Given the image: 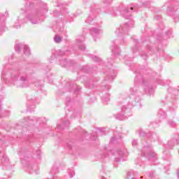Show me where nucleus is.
Listing matches in <instances>:
<instances>
[{
    "label": "nucleus",
    "mask_w": 179,
    "mask_h": 179,
    "mask_svg": "<svg viewBox=\"0 0 179 179\" xmlns=\"http://www.w3.org/2000/svg\"><path fill=\"white\" fill-rule=\"evenodd\" d=\"M102 2L104 5H107L101 12L100 8H92L90 13L89 14L87 20H85L86 23L92 24L96 15L97 13H108V15H113V16H117V13L120 12V15L125 19H129L131 17V10L134 12H137L139 9V6L137 4H131L129 6H126L124 4H121L118 8H113L110 6L113 0H102Z\"/></svg>",
    "instance_id": "nucleus-1"
},
{
    "label": "nucleus",
    "mask_w": 179,
    "mask_h": 179,
    "mask_svg": "<svg viewBox=\"0 0 179 179\" xmlns=\"http://www.w3.org/2000/svg\"><path fill=\"white\" fill-rule=\"evenodd\" d=\"M27 72L29 70L24 66H20L15 70L6 66L1 72V79L16 87H29L30 83L27 78Z\"/></svg>",
    "instance_id": "nucleus-2"
},
{
    "label": "nucleus",
    "mask_w": 179,
    "mask_h": 179,
    "mask_svg": "<svg viewBox=\"0 0 179 179\" xmlns=\"http://www.w3.org/2000/svg\"><path fill=\"white\" fill-rule=\"evenodd\" d=\"M130 92L131 95L127 100L117 103L115 110L117 111V113L113 115L116 120L124 121V120L131 117V114H128L131 113L129 104L132 106L134 103H139L141 101V98L136 94V90L134 88H130Z\"/></svg>",
    "instance_id": "nucleus-3"
},
{
    "label": "nucleus",
    "mask_w": 179,
    "mask_h": 179,
    "mask_svg": "<svg viewBox=\"0 0 179 179\" xmlns=\"http://www.w3.org/2000/svg\"><path fill=\"white\" fill-rule=\"evenodd\" d=\"M179 93V86L177 88L169 86L164 103L168 105L169 111H174L177 108V96Z\"/></svg>",
    "instance_id": "nucleus-4"
},
{
    "label": "nucleus",
    "mask_w": 179,
    "mask_h": 179,
    "mask_svg": "<svg viewBox=\"0 0 179 179\" xmlns=\"http://www.w3.org/2000/svg\"><path fill=\"white\" fill-rule=\"evenodd\" d=\"M145 72V70H141V71H136V77L134 79V83H142L143 84L144 87V90L145 92H146V93H148V94L150 96H153V94H155V90H153V88L152 87V86L149 85V84L148 83H146V81H145V80H143V77H142V76H141V73Z\"/></svg>",
    "instance_id": "nucleus-5"
},
{
    "label": "nucleus",
    "mask_w": 179,
    "mask_h": 179,
    "mask_svg": "<svg viewBox=\"0 0 179 179\" xmlns=\"http://www.w3.org/2000/svg\"><path fill=\"white\" fill-rule=\"evenodd\" d=\"M27 19L31 24H40L44 22V15L40 10H36L28 15Z\"/></svg>",
    "instance_id": "nucleus-6"
},
{
    "label": "nucleus",
    "mask_w": 179,
    "mask_h": 179,
    "mask_svg": "<svg viewBox=\"0 0 179 179\" xmlns=\"http://www.w3.org/2000/svg\"><path fill=\"white\" fill-rule=\"evenodd\" d=\"M141 156L147 157L150 162H156L157 160V154L150 147L144 146L141 151Z\"/></svg>",
    "instance_id": "nucleus-7"
},
{
    "label": "nucleus",
    "mask_w": 179,
    "mask_h": 179,
    "mask_svg": "<svg viewBox=\"0 0 179 179\" xmlns=\"http://www.w3.org/2000/svg\"><path fill=\"white\" fill-rule=\"evenodd\" d=\"M130 27H134V22H130V24L128 23L121 24L115 31V33L117 36H125V34H128Z\"/></svg>",
    "instance_id": "nucleus-8"
},
{
    "label": "nucleus",
    "mask_w": 179,
    "mask_h": 179,
    "mask_svg": "<svg viewBox=\"0 0 179 179\" xmlns=\"http://www.w3.org/2000/svg\"><path fill=\"white\" fill-rule=\"evenodd\" d=\"M115 155V162L119 163V162H124V156L127 155V149L124 148L117 149L113 153Z\"/></svg>",
    "instance_id": "nucleus-9"
},
{
    "label": "nucleus",
    "mask_w": 179,
    "mask_h": 179,
    "mask_svg": "<svg viewBox=\"0 0 179 179\" xmlns=\"http://www.w3.org/2000/svg\"><path fill=\"white\" fill-rule=\"evenodd\" d=\"M164 6L167 8L166 12H176V10L178 9L179 3L178 1H169L164 5Z\"/></svg>",
    "instance_id": "nucleus-10"
},
{
    "label": "nucleus",
    "mask_w": 179,
    "mask_h": 179,
    "mask_svg": "<svg viewBox=\"0 0 179 179\" xmlns=\"http://www.w3.org/2000/svg\"><path fill=\"white\" fill-rule=\"evenodd\" d=\"M15 50L16 52H20L22 50L24 51V55L29 56L31 53L30 52V48H29V46L23 44V43H17L15 47Z\"/></svg>",
    "instance_id": "nucleus-11"
},
{
    "label": "nucleus",
    "mask_w": 179,
    "mask_h": 179,
    "mask_svg": "<svg viewBox=\"0 0 179 179\" xmlns=\"http://www.w3.org/2000/svg\"><path fill=\"white\" fill-rule=\"evenodd\" d=\"M118 41H112L110 50L112 51V54H114L116 57L117 55H120L121 50H120V48H118Z\"/></svg>",
    "instance_id": "nucleus-12"
},
{
    "label": "nucleus",
    "mask_w": 179,
    "mask_h": 179,
    "mask_svg": "<svg viewBox=\"0 0 179 179\" xmlns=\"http://www.w3.org/2000/svg\"><path fill=\"white\" fill-rule=\"evenodd\" d=\"M5 20H6V13L5 14L0 13V33H3L6 30L5 27Z\"/></svg>",
    "instance_id": "nucleus-13"
},
{
    "label": "nucleus",
    "mask_w": 179,
    "mask_h": 179,
    "mask_svg": "<svg viewBox=\"0 0 179 179\" xmlns=\"http://www.w3.org/2000/svg\"><path fill=\"white\" fill-rule=\"evenodd\" d=\"M90 34H92L94 38H99L100 35L103 34V30L97 28H92L90 29Z\"/></svg>",
    "instance_id": "nucleus-14"
},
{
    "label": "nucleus",
    "mask_w": 179,
    "mask_h": 179,
    "mask_svg": "<svg viewBox=\"0 0 179 179\" xmlns=\"http://www.w3.org/2000/svg\"><path fill=\"white\" fill-rule=\"evenodd\" d=\"M83 41H85V37L82 36L76 38V43L78 45L79 50L81 51H85L86 50V46L82 43Z\"/></svg>",
    "instance_id": "nucleus-15"
},
{
    "label": "nucleus",
    "mask_w": 179,
    "mask_h": 179,
    "mask_svg": "<svg viewBox=\"0 0 179 179\" xmlns=\"http://www.w3.org/2000/svg\"><path fill=\"white\" fill-rule=\"evenodd\" d=\"M30 153H31V151H30L29 150H25L22 151V152L18 153L21 157L22 163H24V160L25 161L27 160V159L29 158V157L27 155H30Z\"/></svg>",
    "instance_id": "nucleus-16"
},
{
    "label": "nucleus",
    "mask_w": 179,
    "mask_h": 179,
    "mask_svg": "<svg viewBox=\"0 0 179 179\" xmlns=\"http://www.w3.org/2000/svg\"><path fill=\"white\" fill-rule=\"evenodd\" d=\"M28 100H29V101L27 103V110L30 112L34 111V110L36 109V105L31 104V103H34V99L29 98Z\"/></svg>",
    "instance_id": "nucleus-17"
},
{
    "label": "nucleus",
    "mask_w": 179,
    "mask_h": 179,
    "mask_svg": "<svg viewBox=\"0 0 179 179\" xmlns=\"http://www.w3.org/2000/svg\"><path fill=\"white\" fill-rule=\"evenodd\" d=\"M75 62L72 60H67L66 59H64L60 60V65L61 66L68 67V66H72Z\"/></svg>",
    "instance_id": "nucleus-18"
},
{
    "label": "nucleus",
    "mask_w": 179,
    "mask_h": 179,
    "mask_svg": "<svg viewBox=\"0 0 179 179\" xmlns=\"http://www.w3.org/2000/svg\"><path fill=\"white\" fill-rule=\"evenodd\" d=\"M176 145H179V143L177 140L173 138L168 141L167 144L165 145V148H168V149H173Z\"/></svg>",
    "instance_id": "nucleus-19"
},
{
    "label": "nucleus",
    "mask_w": 179,
    "mask_h": 179,
    "mask_svg": "<svg viewBox=\"0 0 179 179\" xmlns=\"http://www.w3.org/2000/svg\"><path fill=\"white\" fill-rule=\"evenodd\" d=\"M28 170L30 174H33L34 173H35V174H38V168L36 165H28Z\"/></svg>",
    "instance_id": "nucleus-20"
},
{
    "label": "nucleus",
    "mask_w": 179,
    "mask_h": 179,
    "mask_svg": "<svg viewBox=\"0 0 179 179\" xmlns=\"http://www.w3.org/2000/svg\"><path fill=\"white\" fill-rule=\"evenodd\" d=\"M20 23H26V20H23V17H19L15 22L13 27L15 29H20Z\"/></svg>",
    "instance_id": "nucleus-21"
},
{
    "label": "nucleus",
    "mask_w": 179,
    "mask_h": 179,
    "mask_svg": "<svg viewBox=\"0 0 179 179\" xmlns=\"http://www.w3.org/2000/svg\"><path fill=\"white\" fill-rule=\"evenodd\" d=\"M68 127H69V120H66L63 122V124H58L57 127V129H58L59 131H64V129H65L66 128H68Z\"/></svg>",
    "instance_id": "nucleus-22"
},
{
    "label": "nucleus",
    "mask_w": 179,
    "mask_h": 179,
    "mask_svg": "<svg viewBox=\"0 0 179 179\" xmlns=\"http://www.w3.org/2000/svg\"><path fill=\"white\" fill-rule=\"evenodd\" d=\"M158 117L160 120V121L166 119V117H167V115L166 114V112H164V110H163V109H159L158 111Z\"/></svg>",
    "instance_id": "nucleus-23"
},
{
    "label": "nucleus",
    "mask_w": 179,
    "mask_h": 179,
    "mask_svg": "<svg viewBox=\"0 0 179 179\" xmlns=\"http://www.w3.org/2000/svg\"><path fill=\"white\" fill-rule=\"evenodd\" d=\"M101 100L104 104H108V101H110V94L107 93L105 94L103 96H101Z\"/></svg>",
    "instance_id": "nucleus-24"
},
{
    "label": "nucleus",
    "mask_w": 179,
    "mask_h": 179,
    "mask_svg": "<svg viewBox=\"0 0 179 179\" xmlns=\"http://www.w3.org/2000/svg\"><path fill=\"white\" fill-rule=\"evenodd\" d=\"M157 82L158 85H161V86H166V85H170V83H171V80L164 81L162 79H157Z\"/></svg>",
    "instance_id": "nucleus-25"
},
{
    "label": "nucleus",
    "mask_w": 179,
    "mask_h": 179,
    "mask_svg": "<svg viewBox=\"0 0 179 179\" xmlns=\"http://www.w3.org/2000/svg\"><path fill=\"white\" fill-rule=\"evenodd\" d=\"M114 76H115L114 70H110L109 74H107L106 79H108V80H114Z\"/></svg>",
    "instance_id": "nucleus-26"
},
{
    "label": "nucleus",
    "mask_w": 179,
    "mask_h": 179,
    "mask_svg": "<svg viewBox=\"0 0 179 179\" xmlns=\"http://www.w3.org/2000/svg\"><path fill=\"white\" fill-rule=\"evenodd\" d=\"M162 157L164 160H169V159H170V153L169 152V151L164 150Z\"/></svg>",
    "instance_id": "nucleus-27"
},
{
    "label": "nucleus",
    "mask_w": 179,
    "mask_h": 179,
    "mask_svg": "<svg viewBox=\"0 0 179 179\" xmlns=\"http://www.w3.org/2000/svg\"><path fill=\"white\" fill-rule=\"evenodd\" d=\"M54 41L58 44L62 41V37H61L59 35H55L54 37Z\"/></svg>",
    "instance_id": "nucleus-28"
},
{
    "label": "nucleus",
    "mask_w": 179,
    "mask_h": 179,
    "mask_svg": "<svg viewBox=\"0 0 179 179\" xmlns=\"http://www.w3.org/2000/svg\"><path fill=\"white\" fill-rule=\"evenodd\" d=\"M65 55V52L64 51L59 50L54 53V57H62V55Z\"/></svg>",
    "instance_id": "nucleus-29"
},
{
    "label": "nucleus",
    "mask_w": 179,
    "mask_h": 179,
    "mask_svg": "<svg viewBox=\"0 0 179 179\" xmlns=\"http://www.w3.org/2000/svg\"><path fill=\"white\" fill-rule=\"evenodd\" d=\"M34 120H36V122H38V124H45V118L34 117V119H32L33 121H34Z\"/></svg>",
    "instance_id": "nucleus-30"
},
{
    "label": "nucleus",
    "mask_w": 179,
    "mask_h": 179,
    "mask_svg": "<svg viewBox=\"0 0 179 179\" xmlns=\"http://www.w3.org/2000/svg\"><path fill=\"white\" fill-rule=\"evenodd\" d=\"M138 134L140 136L145 138V136H148V134L143 131L142 129H138Z\"/></svg>",
    "instance_id": "nucleus-31"
},
{
    "label": "nucleus",
    "mask_w": 179,
    "mask_h": 179,
    "mask_svg": "<svg viewBox=\"0 0 179 179\" xmlns=\"http://www.w3.org/2000/svg\"><path fill=\"white\" fill-rule=\"evenodd\" d=\"M167 124L169 126V127H174L176 126V122L171 120H169L167 121Z\"/></svg>",
    "instance_id": "nucleus-32"
},
{
    "label": "nucleus",
    "mask_w": 179,
    "mask_h": 179,
    "mask_svg": "<svg viewBox=\"0 0 179 179\" xmlns=\"http://www.w3.org/2000/svg\"><path fill=\"white\" fill-rule=\"evenodd\" d=\"M90 57L93 59V61H95L96 62H99V61H100V58H99L97 56L90 55Z\"/></svg>",
    "instance_id": "nucleus-33"
},
{
    "label": "nucleus",
    "mask_w": 179,
    "mask_h": 179,
    "mask_svg": "<svg viewBox=\"0 0 179 179\" xmlns=\"http://www.w3.org/2000/svg\"><path fill=\"white\" fill-rule=\"evenodd\" d=\"M117 139H121V137H119L118 138L115 136H113L110 139V143H115Z\"/></svg>",
    "instance_id": "nucleus-34"
},
{
    "label": "nucleus",
    "mask_w": 179,
    "mask_h": 179,
    "mask_svg": "<svg viewBox=\"0 0 179 179\" xmlns=\"http://www.w3.org/2000/svg\"><path fill=\"white\" fill-rule=\"evenodd\" d=\"M36 155H37L38 159H41V150H37Z\"/></svg>",
    "instance_id": "nucleus-35"
},
{
    "label": "nucleus",
    "mask_w": 179,
    "mask_h": 179,
    "mask_svg": "<svg viewBox=\"0 0 179 179\" xmlns=\"http://www.w3.org/2000/svg\"><path fill=\"white\" fill-rule=\"evenodd\" d=\"M66 146H67L68 149H72V146H73V143L70 141V142L67 143Z\"/></svg>",
    "instance_id": "nucleus-36"
},
{
    "label": "nucleus",
    "mask_w": 179,
    "mask_h": 179,
    "mask_svg": "<svg viewBox=\"0 0 179 179\" xmlns=\"http://www.w3.org/2000/svg\"><path fill=\"white\" fill-rule=\"evenodd\" d=\"M138 145V140L136 139H133L132 141V146L135 148V146Z\"/></svg>",
    "instance_id": "nucleus-37"
},
{
    "label": "nucleus",
    "mask_w": 179,
    "mask_h": 179,
    "mask_svg": "<svg viewBox=\"0 0 179 179\" xmlns=\"http://www.w3.org/2000/svg\"><path fill=\"white\" fill-rule=\"evenodd\" d=\"M30 6V1L29 0H25V9H27V8H29Z\"/></svg>",
    "instance_id": "nucleus-38"
},
{
    "label": "nucleus",
    "mask_w": 179,
    "mask_h": 179,
    "mask_svg": "<svg viewBox=\"0 0 179 179\" xmlns=\"http://www.w3.org/2000/svg\"><path fill=\"white\" fill-rule=\"evenodd\" d=\"M70 177L72 178L75 176V171H70L69 172Z\"/></svg>",
    "instance_id": "nucleus-39"
},
{
    "label": "nucleus",
    "mask_w": 179,
    "mask_h": 179,
    "mask_svg": "<svg viewBox=\"0 0 179 179\" xmlns=\"http://www.w3.org/2000/svg\"><path fill=\"white\" fill-rule=\"evenodd\" d=\"M79 92H80V88H77L75 90L74 93L76 94H79Z\"/></svg>",
    "instance_id": "nucleus-40"
},
{
    "label": "nucleus",
    "mask_w": 179,
    "mask_h": 179,
    "mask_svg": "<svg viewBox=\"0 0 179 179\" xmlns=\"http://www.w3.org/2000/svg\"><path fill=\"white\" fill-rule=\"evenodd\" d=\"M155 20H159V19H162V16H160V15H156V16L155 17Z\"/></svg>",
    "instance_id": "nucleus-41"
},
{
    "label": "nucleus",
    "mask_w": 179,
    "mask_h": 179,
    "mask_svg": "<svg viewBox=\"0 0 179 179\" xmlns=\"http://www.w3.org/2000/svg\"><path fill=\"white\" fill-rule=\"evenodd\" d=\"M141 55L142 58H143V59H146V58H148V55L141 54Z\"/></svg>",
    "instance_id": "nucleus-42"
},
{
    "label": "nucleus",
    "mask_w": 179,
    "mask_h": 179,
    "mask_svg": "<svg viewBox=\"0 0 179 179\" xmlns=\"http://www.w3.org/2000/svg\"><path fill=\"white\" fill-rule=\"evenodd\" d=\"M173 19L175 22H178L179 21V15L178 17H173Z\"/></svg>",
    "instance_id": "nucleus-43"
},
{
    "label": "nucleus",
    "mask_w": 179,
    "mask_h": 179,
    "mask_svg": "<svg viewBox=\"0 0 179 179\" xmlns=\"http://www.w3.org/2000/svg\"><path fill=\"white\" fill-rule=\"evenodd\" d=\"M105 89H106V90H110V85H106Z\"/></svg>",
    "instance_id": "nucleus-44"
},
{
    "label": "nucleus",
    "mask_w": 179,
    "mask_h": 179,
    "mask_svg": "<svg viewBox=\"0 0 179 179\" xmlns=\"http://www.w3.org/2000/svg\"><path fill=\"white\" fill-rule=\"evenodd\" d=\"M136 50H138L137 45H136V48L133 50V52H136Z\"/></svg>",
    "instance_id": "nucleus-45"
},
{
    "label": "nucleus",
    "mask_w": 179,
    "mask_h": 179,
    "mask_svg": "<svg viewBox=\"0 0 179 179\" xmlns=\"http://www.w3.org/2000/svg\"><path fill=\"white\" fill-rule=\"evenodd\" d=\"M69 101H71V99L66 98V102H67L66 105L67 106H68V103H69Z\"/></svg>",
    "instance_id": "nucleus-46"
},
{
    "label": "nucleus",
    "mask_w": 179,
    "mask_h": 179,
    "mask_svg": "<svg viewBox=\"0 0 179 179\" xmlns=\"http://www.w3.org/2000/svg\"><path fill=\"white\" fill-rule=\"evenodd\" d=\"M99 132H103V129L101 128L98 129Z\"/></svg>",
    "instance_id": "nucleus-47"
},
{
    "label": "nucleus",
    "mask_w": 179,
    "mask_h": 179,
    "mask_svg": "<svg viewBox=\"0 0 179 179\" xmlns=\"http://www.w3.org/2000/svg\"><path fill=\"white\" fill-rule=\"evenodd\" d=\"M166 34H167V36L171 34V31H167V32H166Z\"/></svg>",
    "instance_id": "nucleus-48"
},
{
    "label": "nucleus",
    "mask_w": 179,
    "mask_h": 179,
    "mask_svg": "<svg viewBox=\"0 0 179 179\" xmlns=\"http://www.w3.org/2000/svg\"><path fill=\"white\" fill-rule=\"evenodd\" d=\"M120 44H124V40L120 41Z\"/></svg>",
    "instance_id": "nucleus-49"
},
{
    "label": "nucleus",
    "mask_w": 179,
    "mask_h": 179,
    "mask_svg": "<svg viewBox=\"0 0 179 179\" xmlns=\"http://www.w3.org/2000/svg\"><path fill=\"white\" fill-rule=\"evenodd\" d=\"M148 50H149V52H150V51H152V48H149V47H148Z\"/></svg>",
    "instance_id": "nucleus-50"
},
{
    "label": "nucleus",
    "mask_w": 179,
    "mask_h": 179,
    "mask_svg": "<svg viewBox=\"0 0 179 179\" xmlns=\"http://www.w3.org/2000/svg\"><path fill=\"white\" fill-rule=\"evenodd\" d=\"M144 6H145L146 8L149 7V6H148V4L146 3H144Z\"/></svg>",
    "instance_id": "nucleus-51"
},
{
    "label": "nucleus",
    "mask_w": 179,
    "mask_h": 179,
    "mask_svg": "<svg viewBox=\"0 0 179 179\" xmlns=\"http://www.w3.org/2000/svg\"><path fill=\"white\" fill-rule=\"evenodd\" d=\"M134 43H135V44H138V41L137 40H134Z\"/></svg>",
    "instance_id": "nucleus-52"
},
{
    "label": "nucleus",
    "mask_w": 179,
    "mask_h": 179,
    "mask_svg": "<svg viewBox=\"0 0 179 179\" xmlns=\"http://www.w3.org/2000/svg\"><path fill=\"white\" fill-rule=\"evenodd\" d=\"M24 120H30L29 117H24Z\"/></svg>",
    "instance_id": "nucleus-53"
},
{
    "label": "nucleus",
    "mask_w": 179,
    "mask_h": 179,
    "mask_svg": "<svg viewBox=\"0 0 179 179\" xmlns=\"http://www.w3.org/2000/svg\"><path fill=\"white\" fill-rule=\"evenodd\" d=\"M87 1V0H83V2L86 3Z\"/></svg>",
    "instance_id": "nucleus-54"
},
{
    "label": "nucleus",
    "mask_w": 179,
    "mask_h": 179,
    "mask_svg": "<svg viewBox=\"0 0 179 179\" xmlns=\"http://www.w3.org/2000/svg\"><path fill=\"white\" fill-rule=\"evenodd\" d=\"M96 139H97V137H95V138H94V141H96Z\"/></svg>",
    "instance_id": "nucleus-55"
},
{
    "label": "nucleus",
    "mask_w": 179,
    "mask_h": 179,
    "mask_svg": "<svg viewBox=\"0 0 179 179\" xmlns=\"http://www.w3.org/2000/svg\"><path fill=\"white\" fill-rule=\"evenodd\" d=\"M154 12H159V10H154Z\"/></svg>",
    "instance_id": "nucleus-56"
},
{
    "label": "nucleus",
    "mask_w": 179,
    "mask_h": 179,
    "mask_svg": "<svg viewBox=\"0 0 179 179\" xmlns=\"http://www.w3.org/2000/svg\"><path fill=\"white\" fill-rule=\"evenodd\" d=\"M35 86H37L38 87V85H37V84H36Z\"/></svg>",
    "instance_id": "nucleus-57"
},
{
    "label": "nucleus",
    "mask_w": 179,
    "mask_h": 179,
    "mask_svg": "<svg viewBox=\"0 0 179 179\" xmlns=\"http://www.w3.org/2000/svg\"><path fill=\"white\" fill-rule=\"evenodd\" d=\"M0 111H1V102H0Z\"/></svg>",
    "instance_id": "nucleus-58"
},
{
    "label": "nucleus",
    "mask_w": 179,
    "mask_h": 179,
    "mask_svg": "<svg viewBox=\"0 0 179 179\" xmlns=\"http://www.w3.org/2000/svg\"><path fill=\"white\" fill-rule=\"evenodd\" d=\"M108 62H109L110 64H111V62L108 61Z\"/></svg>",
    "instance_id": "nucleus-59"
},
{
    "label": "nucleus",
    "mask_w": 179,
    "mask_h": 179,
    "mask_svg": "<svg viewBox=\"0 0 179 179\" xmlns=\"http://www.w3.org/2000/svg\"><path fill=\"white\" fill-rule=\"evenodd\" d=\"M62 13L64 14V11H62Z\"/></svg>",
    "instance_id": "nucleus-60"
},
{
    "label": "nucleus",
    "mask_w": 179,
    "mask_h": 179,
    "mask_svg": "<svg viewBox=\"0 0 179 179\" xmlns=\"http://www.w3.org/2000/svg\"><path fill=\"white\" fill-rule=\"evenodd\" d=\"M57 6L59 7L60 6L59 4H58Z\"/></svg>",
    "instance_id": "nucleus-61"
},
{
    "label": "nucleus",
    "mask_w": 179,
    "mask_h": 179,
    "mask_svg": "<svg viewBox=\"0 0 179 179\" xmlns=\"http://www.w3.org/2000/svg\"><path fill=\"white\" fill-rule=\"evenodd\" d=\"M150 177H152V174H150Z\"/></svg>",
    "instance_id": "nucleus-62"
},
{
    "label": "nucleus",
    "mask_w": 179,
    "mask_h": 179,
    "mask_svg": "<svg viewBox=\"0 0 179 179\" xmlns=\"http://www.w3.org/2000/svg\"><path fill=\"white\" fill-rule=\"evenodd\" d=\"M111 65H113V64H112V63H110V66H111Z\"/></svg>",
    "instance_id": "nucleus-63"
},
{
    "label": "nucleus",
    "mask_w": 179,
    "mask_h": 179,
    "mask_svg": "<svg viewBox=\"0 0 179 179\" xmlns=\"http://www.w3.org/2000/svg\"><path fill=\"white\" fill-rule=\"evenodd\" d=\"M65 12H66V10H64Z\"/></svg>",
    "instance_id": "nucleus-64"
}]
</instances>
